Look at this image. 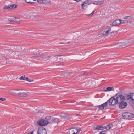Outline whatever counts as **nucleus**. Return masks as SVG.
Returning <instances> with one entry per match:
<instances>
[{"label": "nucleus", "instance_id": "nucleus-15", "mask_svg": "<svg viewBox=\"0 0 134 134\" xmlns=\"http://www.w3.org/2000/svg\"><path fill=\"white\" fill-rule=\"evenodd\" d=\"M105 129L104 126H97L95 127L94 128H93L94 130H103Z\"/></svg>", "mask_w": 134, "mask_h": 134}, {"label": "nucleus", "instance_id": "nucleus-42", "mask_svg": "<svg viewBox=\"0 0 134 134\" xmlns=\"http://www.w3.org/2000/svg\"><path fill=\"white\" fill-rule=\"evenodd\" d=\"M83 74H85V73H84Z\"/></svg>", "mask_w": 134, "mask_h": 134}, {"label": "nucleus", "instance_id": "nucleus-9", "mask_svg": "<svg viewBox=\"0 0 134 134\" xmlns=\"http://www.w3.org/2000/svg\"><path fill=\"white\" fill-rule=\"evenodd\" d=\"M19 20L20 19L18 18H16L15 17L10 18H9V24H14L15 23V21Z\"/></svg>", "mask_w": 134, "mask_h": 134}, {"label": "nucleus", "instance_id": "nucleus-1", "mask_svg": "<svg viewBox=\"0 0 134 134\" xmlns=\"http://www.w3.org/2000/svg\"><path fill=\"white\" fill-rule=\"evenodd\" d=\"M124 99L122 93L120 92H119L115 95L111 97L108 100L109 104L110 105H115L119 102L120 100H123Z\"/></svg>", "mask_w": 134, "mask_h": 134}, {"label": "nucleus", "instance_id": "nucleus-4", "mask_svg": "<svg viewBox=\"0 0 134 134\" xmlns=\"http://www.w3.org/2000/svg\"><path fill=\"white\" fill-rule=\"evenodd\" d=\"M37 124L39 126H44L47 125L48 124V121L47 120L41 119L37 121Z\"/></svg>", "mask_w": 134, "mask_h": 134}, {"label": "nucleus", "instance_id": "nucleus-39", "mask_svg": "<svg viewBox=\"0 0 134 134\" xmlns=\"http://www.w3.org/2000/svg\"><path fill=\"white\" fill-rule=\"evenodd\" d=\"M60 44H64V43H63V42H60Z\"/></svg>", "mask_w": 134, "mask_h": 134}, {"label": "nucleus", "instance_id": "nucleus-35", "mask_svg": "<svg viewBox=\"0 0 134 134\" xmlns=\"http://www.w3.org/2000/svg\"><path fill=\"white\" fill-rule=\"evenodd\" d=\"M3 9H8V6H6L5 7H4L3 8Z\"/></svg>", "mask_w": 134, "mask_h": 134}, {"label": "nucleus", "instance_id": "nucleus-20", "mask_svg": "<svg viewBox=\"0 0 134 134\" xmlns=\"http://www.w3.org/2000/svg\"><path fill=\"white\" fill-rule=\"evenodd\" d=\"M105 91H112L114 90V88L113 87H107L106 89L104 90Z\"/></svg>", "mask_w": 134, "mask_h": 134}, {"label": "nucleus", "instance_id": "nucleus-10", "mask_svg": "<svg viewBox=\"0 0 134 134\" xmlns=\"http://www.w3.org/2000/svg\"><path fill=\"white\" fill-rule=\"evenodd\" d=\"M108 103V101H107L101 105H98L97 107H98L100 110H103L104 109V107H106L107 106Z\"/></svg>", "mask_w": 134, "mask_h": 134}, {"label": "nucleus", "instance_id": "nucleus-27", "mask_svg": "<svg viewBox=\"0 0 134 134\" xmlns=\"http://www.w3.org/2000/svg\"><path fill=\"white\" fill-rule=\"evenodd\" d=\"M25 80L28 81L29 82H32L34 81L33 80H31L30 79H29L27 77H25Z\"/></svg>", "mask_w": 134, "mask_h": 134}, {"label": "nucleus", "instance_id": "nucleus-2", "mask_svg": "<svg viewBox=\"0 0 134 134\" xmlns=\"http://www.w3.org/2000/svg\"><path fill=\"white\" fill-rule=\"evenodd\" d=\"M10 47L11 48H10V49L11 48H12V49H11L12 50H14V51L10 50V54H9V55H10V56L12 58H17L19 56L18 52H14V47L13 46H12Z\"/></svg>", "mask_w": 134, "mask_h": 134}, {"label": "nucleus", "instance_id": "nucleus-23", "mask_svg": "<svg viewBox=\"0 0 134 134\" xmlns=\"http://www.w3.org/2000/svg\"><path fill=\"white\" fill-rule=\"evenodd\" d=\"M9 93L11 94V95L17 96L18 94H16L14 92H13V91H9Z\"/></svg>", "mask_w": 134, "mask_h": 134}, {"label": "nucleus", "instance_id": "nucleus-28", "mask_svg": "<svg viewBox=\"0 0 134 134\" xmlns=\"http://www.w3.org/2000/svg\"><path fill=\"white\" fill-rule=\"evenodd\" d=\"M44 0H37L38 3L40 4L43 3Z\"/></svg>", "mask_w": 134, "mask_h": 134}, {"label": "nucleus", "instance_id": "nucleus-31", "mask_svg": "<svg viewBox=\"0 0 134 134\" xmlns=\"http://www.w3.org/2000/svg\"><path fill=\"white\" fill-rule=\"evenodd\" d=\"M94 12H95V11H93L91 13L87 15V16L88 15L89 16H90L92 15H93L94 14Z\"/></svg>", "mask_w": 134, "mask_h": 134}, {"label": "nucleus", "instance_id": "nucleus-30", "mask_svg": "<svg viewBox=\"0 0 134 134\" xmlns=\"http://www.w3.org/2000/svg\"><path fill=\"white\" fill-rule=\"evenodd\" d=\"M99 134H106V131H103L100 132Z\"/></svg>", "mask_w": 134, "mask_h": 134}, {"label": "nucleus", "instance_id": "nucleus-37", "mask_svg": "<svg viewBox=\"0 0 134 134\" xmlns=\"http://www.w3.org/2000/svg\"><path fill=\"white\" fill-rule=\"evenodd\" d=\"M76 115L77 116H80V114H76Z\"/></svg>", "mask_w": 134, "mask_h": 134}, {"label": "nucleus", "instance_id": "nucleus-38", "mask_svg": "<svg viewBox=\"0 0 134 134\" xmlns=\"http://www.w3.org/2000/svg\"><path fill=\"white\" fill-rule=\"evenodd\" d=\"M60 57H58V59H60Z\"/></svg>", "mask_w": 134, "mask_h": 134}, {"label": "nucleus", "instance_id": "nucleus-40", "mask_svg": "<svg viewBox=\"0 0 134 134\" xmlns=\"http://www.w3.org/2000/svg\"><path fill=\"white\" fill-rule=\"evenodd\" d=\"M16 90L17 91H19V90Z\"/></svg>", "mask_w": 134, "mask_h": 134}, {"label": "nucleus", "instance_id": "nucleus-34", "mask_svg": "<svg viewBox=\"0 0 134 134\" xmlns=\"http://www.w3.org/2000/svg\"><path fill=\"white\" fill-rule=\"evenodd\" d=\"M6 99L5 98H0V100L2 101H4Z\"/></svg>", "mask_w": 134, "mask_h": 134}, {"label": "nucleus", "instance_id": "nucleus-41", "mask_svg": "<svg viewBox=\"0 0 134 134\" xmlns=\"http://www.w3.org/2000/svg\"><path fill=\"white\" fill-rule=\"evenodd\" d=\"M69 43V42H68V43Z\"/></svg>", "mask_w": 134, "mask_h": 134}, {"label": "nucleus", "instance_id": "nucleus-18", "mask_svg": "<svg viewBox=\"0 0 134 134\" xmlns=\"http://www.w3.org/2000/svg\"><path fill=\"white\" fill-rule=\"evenodd\" d=\"M113 126V125L112 124H109L108 125L105 126L104 127L105 129L107 130H108L111 129Z\"/></svg>", "mask_w": 134, "mask_h": 134}, {"label": "nucleus", "instance_id": "nucleus-33", "mask_svg": "<svg viewBox=\"0 0 134 134\" xmlns=\"http://www.w3.org/2000/svg\"><path fill=\"white\" fill-rule=\"evenodd\" d=\"M27 3H28L30 4H32V3H34V2H30V1H27V2H26Z\"/></svg>", "mask_w": 134, "mask_h": 134}, {"label": "nucleus", "instance_id": "nucleus-7", "mask_svg": "<svg viewBox=\"0 0 134 134\" xmlns=\"http://www.w3.org/2000/svg\"><path fill=\"white\" fill-rule=\"evenodd\" d=\"M38 134H46L47 132L45 128L41 127L39 128L38 130Z\"/></svg>", "mask_w": 134, "mask_h": 134}, {"label": "nucleus", "instance_id": "nucleus-29", "mask_svg": "<svg viewBox=\"0 0 134 134\" xmlns=\"http://www.w3.org/2000/svg\"><path fill=\"white\" fill-rule=\"evenodd\" d=\"M25 76H22L21 77H20L19 78V79L20 80H25Z\"/></svg>", "mask_w": 134, "mask_h": 134}, {"label": "nucleus", "instance_id": "nucleus-12", "mask_svg": "<svg viewBox=\"0 0 134 134\" xmlns=\"http://www.w3.org/2000/svg\"><path fill=\"white\" fill-rule=\"evenodd\" d=\"M10 106L11 107H10L12 109L15 110V111L18 113H19L20 112V110L18 107L15 106L13 105H11Z\"/></svg>", "mask_w": 134, "mask_h": 134}, {"label": "nucleus", "instance_id": "nucleus-26", "mask_svg": "<svg viewBox=\"0 0 134 134\" xmlns=\"http://www.w3.org/2000/svg\"><path fill=\"white\" fill-rule=\"evenodd\" d=\"M130 98L132 100H134V95H131L129 96Z\"/></svg>", "mask_w": 134, "mask_h": 134}, {"label": "nucleus", "instance_id": "nucleus-8", "mask_svg": "<svg viewBox=\"0 0 134 134\" xmlns=\"http://www.w3.org/2000/svg\"><path fill=\"white\" fill-rule=\"evenodd\" d=\"M90 4L88 3V0H86L84 1L81 4V7L83 9H85Z\"/></svg>", "mask_w": 134, "mask_h": 134}, {"label": "nucleus", "instance_id": "nucleus-36", "mask_svg": "<svg viewBox=\"0 0 134 134\" xmlns=\"http://www.w3.org/2000/svg\"><path fill=\"white\" fill-rule=\"evenodd\" d=\"M34 131H33L32 132H31L29 133H28V134H34Z\"/></svg>", "mask_w": 134, "mask_h": 134}, {"label": "nucleus", "instance_id": "nucleus-19", "mask_svg": "<svg viewBox=\"0 0 134 134\" xmlns=\"http://www.w3.org/2000/svg\"><path fill=\"white\" fill-rule=\"evenodd\" d=\"M60 121V120L57 118H54L52 119V122L55 123H58Z\"/></svg>", "mask_w": 134, "mask_h": 134}, {"label": "nucleus", "instance_id": "nucleus-22", "mask_svg": "<svg viewBox=\"0 0 134 134\" xmlns=\"http://www.w3.org/2000/svg\"><path fill=\"white\" fill-rule=\"evenodd\" d=\"M51 2L50 0H44L43 4H49Z\"/></svg>", "mask_w": 134, "mask_h": 134}, {"label": "nucleus", "instance_id": "nucleus-32", "mask_svg": "<svg viewBox=\"0 0 134 134\" xmlns=\"http://www.w3.org/2000/svg\"><path fill=\"white\" fill-rule=\"evenodd\" d=\"M76 130L77 131V133L78 132H79L80 131H81L82 129L81 128H79V129H77Z\"/></svg>", "mask_w": 134, "mask_h": 134}, {"label": "nucleus", "instance_id": "nucleus-13", "mask_svg": "<svg viewBox=\"0 0 134 134\" xmlns=\"http://www.w3.org/2000/svg\"><path fill=\"white\" fill-rule=\"evenodd\" d=\"M27 94L25 92L18 93L17 96L19 97H25L27 96Z\"/></svg>", "mask_w": 134, "mask_h": 134}, {"label": "nucleus", "instance_id": "nucleus-14", "mask_svg": "<svg viewBox=\"0 0 134 134\" xmlns=\"http://www.w3.org/2000/svg\"><path fill=\"white\" fill-rule=\"evenodd\" d=\"M130 114V113L128 112H125L124 113L122 114V116H123V118L124 119H127V117L129 115L128 114Z\"/></svg>", "mask_w": 134, "mask_h": 134}, {"label": "nucleus", "instance_id": "nucleus-6", "mask_svg": "<svg viewBox=\"0 0 134 134\" xmlns=\"http://www.w3.org/2000/svg\"><path fill=\"white\" fill-rule=\"evenodd\" d=\"M132 18V17L131 16H127L125 18H123V20H121V23H131Z\"/></svg>", "mask_w": 134, "mask_h": 134}, {"label": "nucleus", "instance_id": "nucleus-3", "mask_svg": "<svg viewBox=\"0 0 134 134\" xmlns=\"http://www.w3.org/2000/svg\"><path fill=\"white\" fill-rule=\"evenodd\" d=\"M123 97L124 99L123 100L121 99L119 100L120 102L119 105V108L121 109L125 108L127 105V103L126 102H124L125 100V97L123 95Z\"/></svg>", "mask_w": 134, "mask_h": 134}, {"label": "nucleus", "instance_id": "nucleus-25", "mask_svg": "<svg viewBox=\"0 0 134 134\" xmlns=\"http://www.w3.org/2000/svg\"><path fill=\"white\" fill-rule=\"evenodd\" d=\"M129 116H128V117H127V119H132L133 117L132 116V115L130 113V114H128Z\"/></svg>", "mask_w": 134, "mask_h": 134}, {"label": "nucleus", "instance_id": "nucleus-5", "mask_svg": "<svg viewBox=\"0 0 134 134\" xmlns=\"http://www.w3.org/2000/svg\"><path fill=\"white\" fill-rule=\"evenodd\" d=\"M111 27H110L108 26L102 30L101 32L102 34L104 35L107 36L109 33V32L111 30Z\"/></svg>", "mask_w": 134, "mask_h": 134}, {"label": "nucleus", "instance_id": "nucleus-24", "mask_svg": "<svg viewBox=\"0 0 134 134\" xmlns=\"http://www.w3.org/2000/svg\"><path fill=\"white\" fill-rule=\"evenodd\" d=\"M93 4H94L97 5H100L101 3L100 2H99L98 1H94L93 3Z\"/></svg>", "mask_w": 134, "mask_h": 134}, {"label": "nucleus", "instance_id": "nucleus-16", "mask_svg": "<svg viewBox=\"0 0 134 134\" xmlns=\"http://www.w3.org/2000/svg\"><path fill=\"white\" fill-rule=\"evenodd\" d=\"M17 7V5L15 4H12L9 5V9H14Z\"/></svg>", "mask_w": 134, "mask_h": 134}, {"label": "nucleus", "instance_id": "nucleus-21", "mask_svg": "<svg viewBox=\"0 0 134 134\" xmlns=\"http://www.w3.org/2000/svg\"><path fill=\"white\" fill-rule=\"evenodd\" d=\"M74 128L72 129H71L69 130V134H76L77 133H75L74 130L73 129Z\"/></svg>", "mask_w": 134, "mask_h": 134}, {"label": "nucleus", "instance_id": "nucleus-11", "mask_svg": "<svg viewBox=\"0 0 134 134\" xmlns=\"http://www.w3.org/2000/svg\"><path fill=\"white\" fill-rule=\"evenodd\" d=\"M121 22V20H117L113 21V26H118L122 23Z\"/></svg>", "mask_w": 134, "mask_h": 134}, {"label": "nucleus", "instance_id": "nucleus-17", "mask_svg": "<svg viewBox=\"0 0 134 134\" xmlns=\"http://www.w3.org/2000/svg\"><path fill=\"white\" fill-rule=\"evenodd\" d=\"M60 116L62 118H67L69 116V115L68 114L64 113H62Z\"/></svg>", "mask_w": 134, "mask_h": 134}]
</instances>
